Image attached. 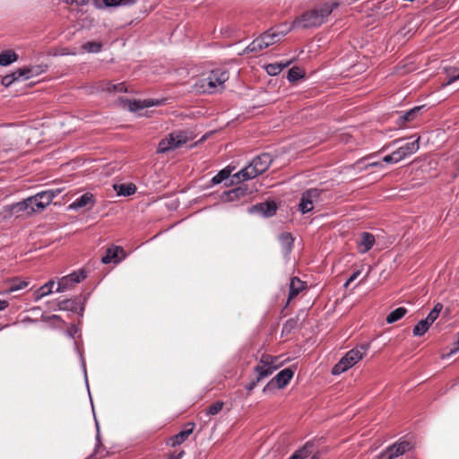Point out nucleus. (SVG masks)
<instances>
[{
	"label": "nucleus",
	"mask_w": 459,
	"mask_h": 459,
	"mask_svg": "<svg viewBox=\"0 0 459 459\" xmlns=\"http://www.w3.org/2000/svg\"><path fill=\"white\" fill-rule=\"evenodd\" d=\"M228 80L229 73L226 70L217 68L199 78L195 83V89L202 93H216L224 89V84Z\"/></svg>",
	"instance_id": "nucleus-1"
},
{
	"label": "nucleus",
	"mask_w": 459,
	"mask_h": 459,
	"mask_svg": "<svg viewBox=\"0 0 459 459\" xmlns=\"http://www.w3.org/2000/svg\"><path fill=\"white\" fill-rule=\"evenodd\" d=\"M273 159L270 154L263 153L255 157L247 166L233 175L238 181H246L255 178L264 173L271 165Z\"/></svg>",
	"instance_id": "nucleus-2"
},
{
	"label": "nucleus",
	"mask_w": 459,
	"mask_h": 459,
	"mask_svg": "<svg viewBox=\"0 0 459 459\" xmlns=\"http://www.w3.org/2000/svg\"><path fill=\"white\" fill-rule=\"evenodd\" d=\"M333 7V4H324L319 8L305 13L299 22L305 28L320 26L332 13Z\"/></svg>",
	"instance_id": "nucleus-3"
},
{
	"label": "nucleus",
	"mask_w": 459,
	"mask_h": 459,
	"mask_svg": "<svg viewBox=\"0 0 459 459\" xmlns=\"http://www.w3.org/2000/svg\"><path fill=\"white\" fill-rule=\"evenodd\" d=\"M368 348V345H360L359 347L349 351L339 362L333 366L332 374L334 376L340 375L357 364L363 359Z\"/></svg>",
	"instance_id": "nucleus-4"
},
{
	"label": "nucleus",
	"mask_w": 459,
	"mask_h": 459,
	"mask_svg": "<svg viewBox=\"0 0 459 459\" xmlns=\"http://www.w3.org/2000/svg\"><path fill=\"white\" fill-rule=\"evenodd\" d=\"M187 141L188 137L184 132H172L165 138L160 140L157 148V152L159 153H166L169 151H173L181 147L183 144L186 143Z\"/></svg>",
	"instance_id": "nucleus-5"
},
{
	"label": "nucleus",
	"mask_w": 459,
	"mask_h": 459,
	"mask_svg": "<svg viewBox=\"0 0 459 459\" xmlns=\"http://www.w3.org/2000/svg\"><path fill=\"white\" fill-rule=\"evenodd\" d=\"M279 367L280 363H278V359L276 357L264 354L261 356V359L254 370L256 373L258 380L262 381L264 378L271 376Z\"/></svg>",
	"instance_id": "nucleus-6"
},
{
	"label": "nucleus",
	"mask_w": 459,
	"mask_h": 459,
	"mask_svg": "<svg viewBox=\"0 0 459 459\" xmlns=\"http://www.w3.org/2000/svg\"><path fill=\"white\" fill-rule=\"evenodd\" d=\"M321 193L317 188H310L304 192L299 204V211L303 214L311 212L315 204L319 203Z\"/></svg>",
	"instance_id": "nucleus-7"
},
{
	"label": "nucleus",
	"mask_w": 459,
	"mask_h": 459,
	"mask_svg": "<svg viewBox=\"0 0 459 459\" xmlns=\"http://www.w3.org/2000/svg\"><path fill=\"white\" fill-rule=\"evenodd\" d=\"M85 277L86 274L83 271L74 272L69 275L64 276L59 280L56 291L63 292L65 290L72 288L74 285L81 282L85 279Z\"/></svg>",
	"instance_id": "nucleus-8"
},
{
	"label": "nucleus",
	"mask_w": 459,
	"mask_h": 459,
	"mask_svg": "<svg viewBox=\"0 0 459 459\" xmlns=\"http://www.w3.org/2000/svg\"><path fill=\"white\" fill-rule=\"evenodd\" d=\"M411 449V444L407 441L397 442L389 446L380 454L381 459H395Z\"/></svg>",
	"instance_id": "nucleus-9"
},
{
	"label": "nucleus",
	"mask_w": 459,
	"mask_h": 459,
	"mask_svg": "<svg viewBox=\"0 0 459 459\" xmlns=\"http://www.w3.org/2000/svg\"><path fill=\"white\" fill-rule=\"evenodd\" d=\"M420 136L414 138L412 141L404 143L403 145L397 148L394 152L400 160H404L408 156L418 152L420 148Z\"/></svg>",
	"instance_id": "nucleus-10"
},
{
	"label": "nucleus",
	"mask_w": 459,
	"mask_h": 459,
	"mask_svg": "<svg viewBox=\"0 0 459 459\" xmlns=\"http://www.w3.org/2000/svg\"><path fill=\"white\" fill-rule=\"evenodd\" d=\"M124 250L121 247L113 246L106 250L105 255L102 256L101 262L105 264L114 263L117 264L125 258Z\"/></svg>",
	"instance_id": "nucleus-11"
},
{
	"label": "nucleus",
	"mask_w": 459,
	"mask_h": 459,
	"mask_svg": "<svg viewBox=\"0 0 459 459\" xmlns=\"http://www.w3.org/2000/svg\"><path fill=\"white\" fill-rule=\"evenodd\" d=\"M4 211L16 217L31 215L27 200L13 204L4 207Z\"/></svg>",
	"instance_id": "nucleus-12"
},
{
	"label": "nucleus",
	"mask_w": 459,
	"mask_h": 459,
	"mask_svg": "<svg viewBox=\"0 0 459 459\" xmlns=\"http://www.w3.org/2000/svg\"><path fill=\"white\" fill-rule=\"evenodd\" d=\"M376 239L373 234L369 232H362L357 241L358 250L360 254L369 251L375 245Z\"/></svg>",
	"instance_id": "nucleus-13"
},
{
	"label": "nucleus",
	"mask_w": 459,
	"mask_h": 459,
	"mask_svg": "<svg viewBox=\"0 0 459 459\" xmlns=\"http://www.w3.org/2000/svg\"><path fill=\"white\" fill-rule=\"evenodd\" d=\"M277 206L273 202L262 203L249 208L251 213H260L264 217H271L275 214Z\"/></svg>",
	"instance_id": "nucleus-14"
},
{
	"label": "nucleus",
	"mask_w": 459,
	"mask_h": 459,
	"mask_svg": "<svg viewBox=\"0 0 459 459\" xmlns=\"http://www.w3.org/2000/svg\"><path fill=\"white\" fill-rule=\"evenodd\" d=\"M293 371L290 368H284L281 370L267 385H275L278 388H283L288 385L293 377Z\"/></svg>",
	"instance_id": "nucleus-15"
},
{
	"label": "nucleus",
	"mask_w": 459,
	"mask_h": 459,
	"mask_svg": "<svg viewBox=\"0 0 459 459\" xmlns=\"http://www.w3.org/2000/svg\"><path fill=\"white\" fill-rule=\"evenodd\" d=\"M61 193V189H48L46 191L39 192L35 195L37 197L39 206L43 207L44 209L49 205L52 202V200L57 196Z\"/></svg>",
	"instance_id": "nucleus-16"
},
{
	"label": "nucleus",
	"mask_w": 459,
	"mask_h": 459,
	"mask_svg": "<svg viewBox=\"0 0 459 459\" xmlns=\"http://www.w3.org/2000/svg\"><path fill=\"white\" fill-rule=\"evenodd\" d=\"M94 200L93 195L90 193L83 194L77 199H75L72 204H69L70 210L77 211L81 208L86 207L88 205H93Z\"/></svg>",
	"instance_id": "nucleus-17"
},
{
	"label": "nucleus",
	"mask_w": 459,
	"mask_h": 459,
	"mask_svg": "<svg viewBox=\"0 0 459 459\" xmlns=\"http://www.w3.org/2000/svg\"><path fill=\"white\" fill-rule=\"evenodd\" d=\"M283 36L284 34L282 32H278L273 29L260 35L261 39L266 43V48L279 42Z\"/></svg>",
	"instance_id": "nucleus-18"
},
{
	"label": "nucleus",
	"mask_w": 459,
	"mask_h": 459,
	"mask_svg": "<svg viewBox=\"0 0 459 459\" xmlns=\"http://www.w3.org/2000/svg\"><path fill=\"white\" fill-rule=\"evenodd\" d=\"M188 426H190L189 429H185L181 430L180 432H178L177 435L173 436L170 438L169 443H170L171 446H178L188 438V437L193 432L194 424L189 423Z\"/></svg>",
	"instance_id": "nucleus-19"
},
{
	"label": "nucleus",
	"mask_w": 459,
	"mask_h": 459,
	"mask_svg": "<svg viewBox=\"0 0 459 459\" xmlns=\"http://www.w3.org/2000/svg\"><path fill=\"white\" fill-rule=\"evenodd\" d=\"M156 104H158V102L153 100L127 101V107L131 111H138L145 108L155 106Z\"/></svg>",
	"instance_id": "nucleus-20"
},
{
	"label": "nucleus",
	"mask_w": 459,
	"mask_h": 459,
	"mask_svg": "<svg viewBox=\"0 0 459 459\" xmlns=\"http://www.w3.org/2000/svg\"><path fill=\"white\" fill-rule=\"evenodd\" d=\"M305 282L297 277H293L290 282L289 300L294 299L303 289Z\"/></svg>",
	"instance_id": "nucleus-21"
},
{
	"label": "nucleus",
	"mask_w": 459,
	"mask_h": 459,
	"mask_svg": "<svg viewBox=\"0 0 459 459\" xmlns=\"http://www.w3.org/2000/svg\"><path fill=\"white\" fill-rule=\"evenodd\" d=\"M264 48H266V43L259 36L243 50V54L257 53Z\"/></svg>",
	"instance_id": "nucleus-22"
},
{
	"label": "nucleus",
	"mask_w": 459,
	"mask_h": 459,
	"mask_svg": "<svg viewBox=\"0 0 459 459\" xmlns=\"http://www.w3.org/2000/svg\"><path fill=\"white\" fill-rule=\"evenodd\" d=\"M279 241L282 247L283 252L285 255L289 254L291 251L292 245L294 242V238L289 232H282L279 236Z\"/></svg>",
	"instance_id": "nucleus-23"
},
{
	"label": "nucleus",
	"mask_w": 459,
	"mask_h": 459,
	"mask_svg": "<svg viewBox=\"0 0 459 459\" xmlns=\"http://www.w3.org/2000/svg\"><path fill=\"white\" fill-rule=\"evenodd\" d=\"M25 70H21V68L17 69L13 73L7 74L3 77L2 79V84L4 87H9L12 85L15 81H18L20 79H23L22 75H25L24 74Z\"/></svg>",
	"instance_id": "nucleus-24"
},
{
	"label": "nucleus",
	"mask_w": 459,
	"mask_h": 459,
	"mask_svg": "<svg viewBox=\"0 0 459 459\" xmlns=\"http://www.w3.org/2000/svg\"><path fill=\"white\" fill-rule=\"evenodd\" d=\"M18 56L14 51L9 49L0 53V65L7 66L17 61Z\"/></svg>",
	"instance_id": "nucleus-25"
},
{
	"label": "nucleus",
	"mask_w": 459,
	"mask_h": 459,
	"mask_svg": "<svg viewBox=\"0 0 459 459\" xmlns=\"http://www.w3.org/2000/svg\"><path fill=\"white\" fill-rule=\"evenodd\" d=\"M54 285H55V281H49L48 282L42 285L39 289H38L34 294L35 300L38 301L40 299H42L43 297L50 294L52 292V289H53Z\"/></svg>",
	"instance_id": "nucleus-26"
},
{
	"label": "nucleus",
	"mask_w": 459,
	"mask_h": 459,
	"mask_svg": "<svg viewBox=\"0 0 459 459\" xmlns=\"http://www.w3.org/2000/svg\"><path fill=\"white\" fill-rule=\"evenodd\" d=\"M46 65H34L30 67H22L21 70H25V75H22L24 80L30 79L35 75H39L42 74L46 70Z\"/></svg>",
	"instance_id": "nucleus-27"
},
{
	"label": "nucleus",
	"mask_w": 459,
	"mask_h": 459,
	"mask_svg": "<svg viewBox=\"0 0 459 459\" xmlns=\"http://www.w3.org/2000/svg\"><path fill=\"white\" fill-rule=\"evenodd\" d=\"M407 313V309L405 307H400L393 310L387 316L386 322L388 324H393L401 318H403Z\"/></svg>",
	"instance_id": "nucleus-28"
},
{
	"label": "nucleus",
	"mask_w": 459,
	"mask_h": 459,
	"mask_svg": "<svg viewBox=\"0 0 459 459\" xmlns=\"http://www.w3.org/2000/svg\"><path fill=\"white\" fill-rule=\"evenodd\" d=\"M422 107H414L413 108H411L402 116H400L399 120L401 124H405L407 122H411L414 120L418 114L420 113Z\"/></svg>",
	"instance_id": "nucleus-29"
},
{
	"label": "nucleus",
	"mask_w": 459,
	"mask_h": 459,
	"mask_svg": "<svg viewBox=\"0 0 459 459\" xmlns=\"http://www.w3.org/2000/svg\"><path fill=\"white\" fill-rule=\"evenodd\" d=\"M115 189L118 195L129 196L134 195L136 191V187L134 184H122L115 186Z\"/></svg>",
	"instance_id": "nucleus-30"
},
{
	"label": "nucleus",
	"mask_w": 459,
	"mask_h": 459,
	"mask_svg": "<svg viewBox=\"0 0 459 459\" xmlns=\"http://www.w3.org/2000/svg\"><path fill=\"white\" fill-rule=\"evenodd\" d=\"M431 325L427 322L426 319H422L414 326L413 335L422 336L429 328Z\"/></svg>",
	"instance_id": "nucleus-31"
},
{
	"label": "nucleus",
	"mask_w": 459,
	"mask_h": 459,
	"mask_svg": "<svg viewBox=\"0 0 459 459\" xmlns=\"http://www.w3.org/2000/svg\"><path fill=\"white\" fill-rule=\"evenodd\" d=\"M102 44L97 41H89L82 45V49L88 53H99L101 51Z\"/></svg>",
	"instance_id": "nucleus-32"
},
{
	"label": "nucleus",
	"mask_w": 459,
	"mask_h": 459,
	"mask_svg": "<svg viewBox=\"0 0 459 459\" xmlns=\"http://www.w3.org/2000/svg\"><path fill=\"white\" fill-rule=\"evenodd\" d=\"M442 308L443 306L440 303L436 304L434 307L431 309V311L429 313L428 316L425 318L427 322L432 325L438 317Z\"/></svg>",
	"instance_id": "nucleus-33"
},
{
	"label": "nucleus",
	"mask_w": 459,
	"mask_h": 459,
	"mask_svg": "<svg viewBox=\"0 0 459 459\" xmlns=\"http://www.w3.org/2000/svg\"><path fill=\"white\" fill-rule=\"evenodd\" d=\"M231 174V169L229 168H226L224 169H221L216 176H214L212 178V183L213 185L220 184L223 180L227 179Z\"/></svg>",
	"instance_id": "nucleus-34"
},
{
	"label": "nucleus",
	"mask_w": 459,
	"mask_h": 459,
	"mask_svg": "<svg viewBox=\"0 0 459 459\" xmlns=\"http://www.w3.org/2000/svg\"><path fill=\"white\" fill-rule=\"evenodd\" d=\"M30 213L41 212L43 207L39 206V201L35 195L26 198Z\"/></svg>",
	"instance_id": "nucleus-35"
},
{
	"label": "nucleus",
	"mask_w": 459,
	"mask_h": 459,
	"mask_svg": "<svg viewBox=\"0 0 459 459\" xmlns=\"http://www.w3.org/2000/svg\"><path fill=\"white\" fill-rule=\"evenodd\" d=\"M223 195L227 196L226 199L228 201H233L239 196H243L245 195V189L242 187H236L230 191L224 192Z\"/></svg>",
	"instance_id": "nucleus-36"
},
{
	"label": "nucleus",
	"mask_w": 459,
	"mask_h": 459,
	"mask_svg": "<svg viewBox=\"0 0 459 459\" xmlns=\"http://www.w3.org/2000/svg\"><path fill=\"white\" fill-rule=\"evenodd\" d=\"M28 285V282L26 281H21V280H13L8 289H7V292H14V291H17V290H22L24 289L25 287H27Z\"/></svg>",
	"instance_id": "nucleus-37"
},
{
	"label": "nucleus",
	"mask_w": 459,
	"mask_h": 459,
	"mask_svg": "<svg viewBox=\"0 0 459 459\" xmlns=\"http://www.w3.org/2000/svg\"><path fill=\"white\" fill-rule=\"evenodd\" d=\"M287 65L288 64H270L266 66V72L270 75H276L280 74Z\"/></svg>",
	"instance_id": "nucleus-38"
},
{
	"label": "nucleus",
	"mask_w": 459,
	"mask_h": 459,
	"mask_svg": "<svg viewBox=\"0 0 459 459\" xmlns=\"http://www.w3.org/2000/svg\"><path fill=\"white\" fill-rule=\"evenodd\" d=\"M303 77L302 71L299 67H292L289 70L287 78L290 82H297Z\"/></svg>",
	"instance_id": "nucleus-39"
},
{
	"label": "nucleus",
	"mask_w": 459,
	"mask_h": 459,
	"mask_svg": "<svg viewBox=\"0 0 459 459\" xmlns=\"http://www.w3.org/2000/svg\"><path fill=\"white\" fill-rule=\"evenodd\" d=\"M106 90L108 92H122V91H126L123 82H118V83L107 82Z\"/></svg>",
	"instance_id": "nucleus-40"
},
{
	"label": "nucleus",
	"mask_w": 459,
	"mask_h": 459,
	"mask_svg": "<svg viewBox=\"0 0 459 459\" xmlns=\"http://www.w3.org/2000/svg\"><path fill=\"white\" fill-rule=\"evenodd\" d=\"M223 405L224 403L222 402H215L207 408L206 412L209 415H216L222 410Z\"/></svg>",
	"instance_id": "nucleus-41"
},
{
	"label": "nucleus",
	"mask_w": 459,
	"mask_h": 459,
	"mask_svg": "<svg viewBox=\"0 0 459 459\" xmlns=\"http://www.w3.org/2000/svg\"><path fill=\"white\" fill-rule=\"evenodd\" d=\"M74 307V302L70 299H65L57 303V309L59 310H72Z\"/></svg>",
	"instance_id": "nucleus-42"
},
{
	"label": "nucleus",
	"mask_w": 459,
	"mask_h": 459,
	"mask_svg": "<svg viewBox=\"0 0 459 459\" xmlns=\"http://www.w3.org/2000/svg\"><path fill=\"white\" fill-rule=\"evenodd\" d=\"M307 457V446L296 451L289 459H305Z\"/></svg>",
	"instance_id": "nucleus-43"
},
{
	"label": "nucleus",
	"mask_w": 459,
	"mask_h": 459,
	"mask_svg": "<svg viewBox=\"0 0 459 459\" xmlns=\"http://www.w3.org/2000/svg\"><path fill=\"white\" fill-rule=\"evenodd\" d=\"M447 76H448V80L445 83V85L452 84L455 81L459 80V69H454V73L453 74L448 73Z\"/></svg>",
	"instance_id": "nucleus-44"
},
{
	"label": "nucleus",
	"mask_w": 459,
	"mask_h": 459,
	"mask_svg": "<svg viewBox=\"0 0 459 459\" xmlns=\"http://www.w3.org/2000/svg\"><path fill=\"white\" fill-rule=\"evenodd\" d=\"M383 161L385 163H398L401 160L398 159L397 155H395V152L394 151L391 154L385 155L383 158Z\"/></svg>",
	"instance_id": "nucleus-45"
},
{
	"label": "nucleus",
	"mask_w": 459,
	"mask_h": 459,
	"mask_svg": "<svg viewBox=\"0 0 459 459\" xmlns=\"http://www.w3.org/2000/svg\"><path fill=\"white\" fill-rule=\"evenodd\" d=\"M363 266H361L360 269L356 270L353 272L351 276L348 278L347 281L345 282L344 286L347 287L350 283L354 281L361 273Z\"/></svg>",
	"instance_id": "nucleus-46"
},
{
	"label": "nucleus",
	"mask_w": 459,
	"mask_h": 459,
	"mask_svg": "<svg viewBox=\"0 0 459 459\" xmlns=\"http://www.w3.org/2000/svg\"><path fill=\"white\" fill-rule=\"evenodd\" d=\"M184 454V450H180L179 452H174L171 453L166 459H181Z\"/></svg>",
	"instance_id": "nucleus-47"
},
{
	"label": "nucleus",
	"mask_w": 459,
	"mask_h": 459,
	"mask_svg": "<svg viewBox=\"0 0 459 459\" xmlns=\"http://www.w3.org/2000/svg\"><path fill=\"white\" fill-rule=\"evenodd\" d=\"M261 380H258V377H256L255 379H253L247 385V390L248 392H251L256 385L257 384L260 382Z\"/></svg>",
	"instance_id": "nucleus-48"
},
{
	"label": "nucleus",
	"mask_w": 459,
	"mask_h": 459,
	"mask_svg": "<svg viewBox=\"0 0 459 459\" xmlns=\"http://www.w3.org/2000/svg\"><path fill=\"white\" fill-rule=\"evenodd\" d=\"M107 6H117L121 4L122 0H103Z\"/></svg>",
	"instance_id": "nucleus-49"
},
{
	"label": "nucleus",
	"mask_w": 459,
	"mask_h": 459,
	"mask_svg": "<svg viewBox=\"0 0 459 459\" xmlns=\"http://www.w3.org/2000/svg\"><path fill=\"white\" fill-rule=\"evenodd\" d=\"M454 165L459 174V153L454 157Z\"/></svg>",
	"instance_id": "nucleus-50"
},
{
	"label": "nucleus",
	"mask_w": 459,
	"mask_h": 459,
	"mask_svg": "<svg viewBox=\"0 0 459 459\" xmlns=\"http://www.w3.org/2000/svg\"><path fill=\"white\" fill-rule=\"evenodd\" d=\"M368 167H379V168H382L383 165L381 162H378V161H375V162H370V163H368L366 165V168H368Z\"/></svg>",
	"instance_id": "nucleus-51"
},
{
	"label": "nucleus",
	"mask_w": 459,
	"mask_h": 459,
	"mask_svg": "<svg viewBox=\"0 0 459 459\" xmlns=\"http://www.w3.org/2000/svg\"><path fill=\"white\" fill-rule=\"evenodd\" d=\"M8 307V302L6 300H0V311L5 309Z\"/></svg>",
	"instance_id": "nucleus-52"
},
{
	"label": "nucleus",
	"mask_w": 459,
	"mask_h": 459,
	"mask_svg": "<svg viewBox=\"0 0 459 459\" xmlns=\"http://www.w3.org/2000/svg\"><path fill=\"white\" fill-rule=\"evenodd\" d=\"M90 0H74V4H76L78 5H84L86 4Z\"/></svg>",
	"instance_id": "nucleus-53"
},
{
	"label": "nucleus",
	"mask_w": 459,
	"mask_h": 459,
	"mask_svg": "<svg viewBox=\"0 0 459 459\" xmlns=\"http://www.w3.org/2000/svg\"><path fill=\"white\" fill-rule=\"evenodd\" d=\"M96 426H97V430H99V424L97 421H96ZM96 438H97V440H100V431H98Z\"/></svg>",
	"instance_id": "nucleus-54"
},
{
	"label": "nucleus",
	"mask_w": 459,
	"mask_h": 459,
	"mask_svg": "<svg viewBox=\"0 0 459 459\" xmlns=\"http://www.w3.org/2000/svg\"><path fill=\"white\" fill-rule=\"evenodd\" d=\"M368 273L364 276V278L359 282L365 281L367 277H368Z\"/></svg>",
	"instance_id": "nucleus-55"
},
{
	"label": "nucleus",
	"mask_w": 459,
	"mask_h": 459,
	"mask_svg": "<svg viewBox=\"0 0 459 459\" xmlns=\"http://www.w3.org/2000/svg\"><path fill=\"white\" fill-rule=\"evenodd\" d=\"M401 141H402V139H397V140L394 141L393 144H394V143H399V142H401Z\"/></svg>",
	"instance_id": "nucleus-56"
},
{
	"label": "nucleus",
	"mask_w": 459,
	"mask_h": 459,
	"mask_svg": "<svg viewBox=\"0 0 459 459\" xmlns=\"http://www.w3.org/2000/svg\"><path fill=\"white\" fill-rule=\"evenodd\" d=\"M53 318L57 319V318H59V316L55 315V316H53Z\"/></svg>",
	"instance_id": "nucleus-57"
},
{
	"label": "nucleus",
	"mask_w": 459,
	"mask_h": 459,
	"mask_svg": "<svg viewBox=\"0 0 459 459\" xmlns=\"http://www.w3.org/2000/svg\"><path fill=\"white\" fill-rule=\"evenodd\" d=\"M311 459H317V457L316 456H313Z\"/></svg>",
	"instance_id": "nucleus-58"
}]
</instances>
